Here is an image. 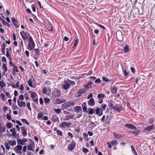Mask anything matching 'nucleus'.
I'll list each match as a JSON object with an SVG mask.
<instances>
[{
  "mask_svg": "<svg viewBox=\"0 0 155 155\" xmlns=\"http://www.w3.org/2000/svg\"><path fill=\"white\" fill-rule=\"evenodd\" d=\"M29 42L28 45V48L29 50H32L35 46L34 42L31 37L29 38Z\"/></svg>",
  "mask_w": 155,
  "mask_h": 155,
  "instance_id": "1",
  "label": "nucleus"
},
{
  "mask_svg": "<svg viewBox=\"0 0 155 155\" xmlns=\"http://www.w3.org/2000/svg\"><path fill=\"white\" fill-rule=\"evenodd\" d=\"M29 94L31 95V97L33 99V101L34 102L38 103V96L36 93L34 91H30L29 92Z\"/></svg>",
  "mask_w": 155,
  "mask_h": 155,
  "instance_id": "2",
  "label": "nucleus"
},
{
  "mask_svg": "<svg viewBox=\"0 0 155 155\" xmlns=\"http://www.w3.org/2000/svg\"><path fill=\"white\" fill-rule=\"evenodd\" d=\"M116 36L118 40L122 41L123 40L124 35L122 34L121 31L120 30H118L116 32Z\"/></svg>",
  "mask_w": 155,
  "mask_h": 155,
  "instance_id": "3",
  "label": "nucleus"
},
{
  "mask_svg": "<svg viewBox=\"0 0 155 155\" xmlns=\"http://www.w3.org/2000/svg\"><path fill=\"white\" fill-rule=\"evenodd\" d=\"M75 104V102L72 101H69L65 102L62 104V107L64 108H67L71 106H74Z\"/></svg>",
  "mask_w": 155,
  "mask_h": 155,
  "instance_id": "4",
  "label": "nucleus"
},
{
  "mask_svg": "<svg viewBox=\"0 0 155 155\" xmlns=\"http://www.w3.org/2000/svg\"><path fill=\"white\" fill-rule=\"evenodd\" d=\"M52 94L53 96L56 97H59L61 96V91L55 89L54 90Z\"/></svg>",
  "mask_w": 155,
  "mask_h": 155,
  "instance_id": "5",
  "label": "nucleus"
},
{
  "mask_svg": "<svg viewBox=\"0 0 155 155\" xmlns=\"http://www.w3.org/2000/svg\"><path fill=\"white\" fill-rule=\"evenodd\" d=\"M20 34L22 39L24 40L28 38L29 36V34L28 32H25L24 31L21 32Z\"/></svg>",
  "mask_w": 155,
  "mask_h": 155,
  "instance_id": "6",
  "label": "nucleus"
},
{
  "mask_svg": "<svg viewBox=\"0 0 155 155\" xmlns=\"http://www.w3.org/2000/svg\"><path fill=\"white\" fill-rule=\"evenodd\" d=\"M112 109L115 110H116L118 112H120L121 111L123 110V107L121 105H117L114 106V107H113Z\"/></svg>",
  "mask_w": 155,
  "mask_h": 155,
  "instance_id": "7",
  "label": "nucleus"
},
{
  "mask_svg": "<svg viewBox=\"0 0 155 155\" xmlns=\"http://www.w3.org/2000/svg\"><path fill=\"white\" fill-rule=\"evenodd\" d=\"M155 127L154 124H152L150 126H148L146 127L144 129V131H150L152 130L155 129Z\"/></svg>",
  "mask_w": 155,
  "mask_h": 155,
  "instance_id": "8",
  "label": "nucleus"
},
{
  "mask_svg": "<svg viewBox=\"0 0 155 155\" xmlns=\"http://www.w3.org/2000/svg\"><path fill=\"white\" fill-rule=\"evenodd\" d=\"M71 124L70 122H64L60 124V126L61 127H68Z\"/></svg>",
  "mask_w": 155,
  "mask_h": 155,
  "instance_id": "9",
  "label": "nucleus"
},
{
  "mask_svg": "<svg viewBox=\"0 0 155 155\" xmlns=\"http://www.w3.org/2000/svg\"><path fill=\"white\" fill-rule=\"evenodd\" d=\"M74 117V115L71 113L69 114L65 115V116H64V120H68L70 119H72Z\"/></svg>",
  "mask_w": 155,
  "mask_h": 155,
  "instance_id": "10",
  "label": "nucleus"
},
{
  "mask_svg": "<svg viewBox=\"0 0 155 155\" xmlns=\"http://www.w3.org/2000/svg\"><path fill=\"white\" fill-rule=\"evenodd\" d=\"M75 147V144L74 142H72L71 144L68 146V149L71 151L73 150Z\"/></svg>",
  "mask_w": 155,
  "mask_h": 155,
  "instance_id": "11",
  "label": "nucleus"
},
{
  "mask_svg": "<svg viewBox=\"0 0 155 155\" xmlns=\"http://www.w3.org/2000/svg\"><path fill=\"white\" fill-rule=\"evenodd\" d=\"M17 104L20 107H25V102L20 101L19 99L17 100Z\"/></svg>",
  "mask_w": 155,
  "mask_h": 155,
  "instance_id": "12",
  "label": "nucleus"
},
{
  "mask_svg": "<svg viewBox=\"0 0 155 155\" xmlns=\"http://www.w3.org/2000/svg\"><path fill=\"white\" fill-rule=\"evenodd\" d=\"M125 127H128L131 129L134 130H136L137 129V128L135 126L131 124H126L125 125Z\"/></svg>",
  "mask_w": 155,
  "mask_h": 155,
  "instance_id": "13",
  "label": "nucleus"
},
{
  "mask_svg": "<svg viewBox=\"0 0 155 155\" xmlns=\"http://www.w3.org/2000/svg\"><path fill=\"white\" fill-rule=\"evenodd\" d=\"M66 100L64 99H57L55 100L54 102L55 104H58L63 103Z\"/></svg>",
  "mask_w": 155,
  "mask_h": 155,
  "instance_id": "14",
  "label": "nucleus"
},
{
  "mask_svg": "<svg viewBox=\"0 0 155 155\" xmlns=\"http://www.w3.org/2000/svg\"><path fill=\"white\" fill-rule=\"evenodd\" d=\"M34 145V142L31 141L28 146V149L29 150H32L33 146Z\"/></svg>",
  "mask_w": 155,
  "mask_h": 155,
  "instance_id": "15",
  "label": "nucleus"
},
{
  "mask_svg": "<svg viewBox=\"0 0 155 155\" xmlns=\"http://www.w3.org/2000/svg\"><path fill=\"white\" fill-rule=\"evenodd\" d=\"M12 20L15 27L18 28L19 27V24L16 19L14 18H12Z\"/></svg>",
  "mask_w": 155,
  "mask_h": 155,
  "instance_id": "16",
  "label": "nucleus"
},
{
  "mask_svg": "<svg viewBox=\"0 0 155 155\" xmlns=\"http://www.w3.org/2000/svg\"><path fill=\"white\" fill-rule=\"evenodd\" d=\"M15 148V150L16 151V152L18 153H19L20 151L21 150L22 147L21 145H17L16 146Z\"/></svg>",
  "mask_w": 155,
  "mask_h": 155,
  "instance_id": "17",
  "label": "nucleus"
},
{
  "mask_svg": "<svg viewBox=\"0 0 155 155\" xmlns=\"http://www.w3.org/2000/svg\"><path fill=\"white\" fill-rule=\"evenodd\" d=\"M74 110L77 113H80L82 111V109L80 106H75L74 108Z\"/></svg>",
  "mask_w": 155,
  "mask_h": 155,
  "instance_id": "18",
  "label": "nucleus"
},
{
  "mask_svg": "<svg viewBox=\"0 0 155 155\" xmlns=\"http://www.w3.org/2000/svg\"><path fill=\"white\" fill-rule=\"evenodd\" d=\"M10 131L12 133V136L14 137H16L17 133L15 131V128L10 129Z\"/></svg>",
  "mask_w": 155,
  "mask_h": 155,
  "instance_id": "19",
  "label": "nucleus"
},
{
  "mask_svg": "<svg viewBox=\"0 0 155 155\" xmlns=\"http://www.w3.org/2000/svg\"><path fill=\"white\" fill-rule=\"evenodd\" d=\"M70 85L68 82H65L64 84L63 85L62 87L65 90H67L69 87Z\"/></svg>",
  "mask_w": 155,
  "mask_h": 155,
  "instance_id": "20",
  "label": "nucleus"
},
{
  "mask_svg": "<svg viewBox=\"0 0 155 155\" xmlns=\"http://www.w3.org/2000/svg\"><path fill=\"white\" fill-rule=\"evenodd\" d=\"M101 112H100V109L97 107V108L96 109L95 112L99 116H101L102 115V111L103 110L102 109H101Z\"/></svg>",
  "mask_w": 155,
  "mask_h": 155,
  "instance_id": "21",
  "label": "nucleus"
},
{
  "mask_svg": "<svg viewBox=\"0 0 155 155\" xmlns=\"http://www.w3.org/2000/svg\"><path fill=\"white\" fill-rule=\"evenodd\" d=\"M21 128L23 136H26L27 135L26 128L22 127Z\"/></svg>",
  "mask_w": 155,
  "mask_h": 155,
  "instance_id": "22",
  "label": "nucleus"
},
{
  "mask_svg": "<svg viewBox=\"0 0 155 155\" xmlns=\"http://www.w3.org/2000/svg\"><path fill=\"white\" fill-rule=\"evenodd\" d=\"M88 104L90 106H92L94 105L95 103L94 99L93 98H91L90 99L88 102Z\"/></svg>",
  "mask_w": 155,
  "mask_h": 155,
  "instance_id": "23",
  "label": "nucleus"
},
{
  "mask_svg": "<svg viewBox=\"0 0 155 155\" xmlns=\"http://www.w3.org/2000/svg\"><path fill=\"white\" fill-rule=\"evenodd\" d=\"M86 91V90L84 89H81L79 90L78 92V93L79 94L78 95V97H79L82 95V94L84 93Z\"/></svg>",
  "mask_w": 155,
  "mask_h": 155,
  "instance_id": "24",
  "label": "nucleus"
},
{
  "mask_svg": "<svg viewBox=\"0 0 155 155\" xmlns=\"http://www.w3.org/2000/svg\"><path fill=\"white\" fill-rule=\"evenodd\" d=\"M7 143L9 145L12 146H15L16 144V142L15 140L8 141Z\"/></svg>",
  "mask_w": 155,
  "mask_h": 155,
  "instance_id": "25",
  "label": "nucleus"
},
{
  "mask_svg": "<svg viewBox=\"0 0 155 155\" xmlns=\"http://www.w3.org/2000/svg\"><path fill=\"white\" fill-rule=\"evenodd\" d=\"M11 49V48H7L6 50V55L7 57L9 58V59L11 60V58L10 57V54H9V51H10Z\"/></svg>",
  "mask_w": 155,
  "mask_h": 155,
  "instance_id": "26",
  "label": "nucleus"
},
{
  "mask_svg": "<svg viewBox=\"0 0 155 155\" xmlns=\"http://www.w3.org/2000/svg\"><path fill=\"white\" fill-rule=\"evenodd\" d=\"M117 91V88L115 87H113L111 89V92L112 94H115Z\"/></svg>",
  "mask_w": 155,
  "mask_h": 155,
  "instance_id": "27",
  "label": "nucleus"
},
{
  "mask_svg": "<svg viewBox=\"0 0 155 155\" xmlns=\"http://www.w3.org/2000/svg\"><path fill=\"white\" fill-rule=\"evenodd\" d=\"M34 50L35 52V56L38 57H39L40 54V51L38 49H35Z\"/></svg>",
  "mask_w": 155,
  "mask_h": 155,
  "instance_id": "28",
  "label": "nucleus"
},
{
  "mask_svg": "<svg viewBox=\"0 0 155 155\" xmlns=\"http://www.w3.org/2000/svg\"><path fill=\"white\" fill-rule=\"evenodd\" d=\"M5 44L3 43L2 45V50L3 54H5Z\"/></svg>",
  "mask_w": 155,
  "mask_h": 155,
  "instance_id": "29",
  "label": "nucleus"
},
{
  "mask_svg": "<svg viewBox=\"0 0 155 155\" xmlns=\"http://www.w3.org/2000/svg\"><path fill=\"white\" fill-rule=\"evenodd\" d=\"M98 98L101 99V98H104L105 97V96L104 94L101 93L98 94L97 95Z\"/></svg>",
  "mask_w": 155,
  "mask_h": 155,
  "instance_id": "30",
  "label": "nucleus"
},
{
  "mask_svg": "<svg viewBox=\"0 0 155 155\" xmlns=\"http://www.w3.org/2000/svg\"><path fill=\"white\" fill-rule=\"evenodd\" d=\"M114 137L115 138L119 139L120 137H122L123 136L121 135H118L114 133Z\"/></svg>",
  "mask_w": 155,
  "mask_h": 155,
  "instance_id": "31",
  "label": "nucleus"
},
{
  "mask_svg": "<svg viewBox=\"0 0 155 155\" xmlns=\"http://www.w3.org/2000/svg\"><path fill=\"white\" fill-rule=\"evenodd\" d=\"M5 85H6V84L3 81H0V86L1 88L3 87Z\"/></svg>",
  "mask_w": 155,
  "mask_h": 155,
  "instance_id": "32",
  "label": "nucleus"
},
{
  "mask_svg": "<svg viewBox=\"0 0 155 155\" xmlns=\"http://www.w3.org/2000/svg\"><path fill=\"white\" fill-rule=\"evenodd\" d=\"M58 119V117L56 116H53L52 117V119L54 122L57 121Z\"/></svg>",
  "mask_w": 155,
  "mask_h": 155,
  "instance_id": "33",
  "label": "nucleus"
},
{
  "mask_svg": "<svg viewBox=\"0 0 155 155\" xmlns=\"http://www.w3.org/2000/svg\"><path fill=\"white\" fill-rule=\"evenodd\" d=\"M6 126L8 128H10L12 127V124L10 122H8L6 124Z\"/></svg>",
  "mask_w": 155,
  "mask_h": 155,
  "instance_id": "34",
  "label": "nucleus"
},
{
  "mask_svg": "<svg viewBox=\"0 0 155 155\" xmlns=\"http://www.w3.org/2000/svg\"><path fill=\"white\" fill-rule=\"evenodd\" d=\"M131 133L134 134V135H137L139 134V131H130Z\"/></svg>",
  "mask_w": 155,
  "mask_h": 155,
  "instance_id": "35",
  "label": "nucleus"
},
{
  "mask_svg": "<svg viewBox=\"0 0 155 155\" xmlns=\"http://www.w3.org/2000/svg\"><path fill=\"white\" fill-rule=\"evenodd\" d=\"M0 20L2 22L4 25H5L6 24H8V23L4 20L0 16Z\"/></svg>",
  "mask_w": 155,
  "mask_h": 155,
  "instance_id": "36",
  "label": "nucleus"
},
{
  "mask_svg": "<svg viewBox=\"0 0 155 155\" xmlns=\"http://www.w3.org/2000/svg\"><path fill=\"white\" fill-rule=\"evenodd\" d=\"M86 104V103L85 102H84V103L82 104V106H83L84 105V106L83 107V110L84 111V112H85L87 111V107H86V106H85V105Z\"/></svg>",
  "mask_w": 155,
  "mask_h": 155,
  "instance_id": "37",
  "label": "nucleus"
},
{
  "mask_svg": "<svg viewBox=\"0 0 155 155\" xmlns=\"http://www.w3.org/2000/svg\"><path fill=\"white\" fill-rule=\"evenodd\" d=\"M124 51L125 53L127 52L129 50V47L127 45H125L124 48Z\"/></svg>",
  "mask_w": 155,
  "mask_h": 155,
  "instance_id": "38",
  "label": "nucleus"
},
{
  "mask_svg": "<svg viewBox=\"0 0 155 155\" xmlns=\"http://www.w3.org/2000/svg\"><path fill=\"white\" fill-rule=\"evenodd\" d=\"M2 69L4 71H7V68L5 64H3Z\"/></svg>",
  "mask_w": 155,
  "mask_h": 155,
  "instance_id": "39",
  "label": "nucleus"
},
{
  "mask_svg": "<svg viewBox=\"0 0 155 155\" xmlns=\"http://www.w3.org/2000/svg\"><path fill=\"white\" fill-rule=\"evenodd\" d=\"M21 120L24 123L26 124L27 125H29V123L25 119H21Z\"/></svg>",
  "mask_w": 155,
  "mask_h": 155,
  "instance_id": "40",
  "label": "nucleus"
},
{
  "mask_svg": "<svg viewBox=\"0 0 155 155\" xmlns=\"http://www.w3.org/2000/svg\"><path fill=\"white\" fill-rule=\"evenodd\" d=\"M78 38L76 39L75 41L74 44V45L73 46L74 48L75 46H76L78 43Z\"/></svg>",
  "mask_w": 155,
  "mask_h": 155,
  "instance_id": "41",
  "label": "nucleus"
},
{
  "mask_svg": "<svg viewBox=\"0 0 155 155\" xmlns=\"http://www.w3.org/2000/svg\"><path fill=\"white\" fill-rule=\"evenodd\" d=\"M111 143L113 146L114 145H117L118 144L116 140L112 141H111Z\"/></svg>",
  "mask_w": 155,
  "mask_h": 155,
  "instance_id": "42",
  "label": "nucleus"
},
{
  "mask_svg": "<svg viewBox=\"0 0 155 155\" xmlns=\"http://www.w3.org/2000/svg\"><path fill=\"white\" fill-rule=\"evenodd\" d=\"M43 117V115L42 113H39L38 114L37 117L38 118H42Z\"/></svg>",
  "mask_w": 155,
  "mask_h": 155,
  "instance_id": "43",
  "label": "nucleus"
},
{
  "mask_svg": "<svg viewBox=\"0 0 155 155\" xmlns=\"http://www.w3.org/2000/svg\"><path fill=\"white\" fill-rule=\"evenodd\" d=\"M3 126L1 124H0V134L3 133Z\"/></svg>",
  "mask_w": 155,
  "mask_h": 155,
  "instance_id": "44",
  "label": "nucleus"
},
{
  "mask_svg": "<svg viewBox=\"0 0 155 155\" xmlns=\"http://www.w3.org/2000/svg\"><path fill=\"white\" fill-rule=\"evenodd\" d=\"M22 140H21V139H19L17 140V142L18 144H21V145H23V143L22 141Z\"/></svg>",
  "mask_w": 155,
  "mask_h": 155,
  "instance_id": "45",
  "label": "nucleus"
},
{
  "mask_svg": "<svg viewBox=\"0 0 155 155\" xmlns=\"http://www.w3.org/2000/svg\"><path fill=\"white\" fill-rule=\"evenodd\" d=\"M68 83H69V85L70 84H72V85H74V84H75V83L74 81H70L69 80L68 81Z\"/></svg>",
  "mask_w": 155,
  "mask_h": 155,
  "instance_id": "46",
  "label": "nucleus"
},
{
  "mask_svg": "<svg viewBox=\"0 0 155 155\" xmlns=\"http://www.w3.org/2000/svg\"><path fill=\"white\" fill-rule=\"evenodd\" d=\"M94 110L92 108L90 109L89 111V113L90 114H92L94 113Z\"/></svg>",
  "mask_w": 155,
  "mask_h": 155,
  "instance_id": "47",
  "label": "nucleus"
},
{
  "mask_svg": "<svg viewBox=\"0 0 155 155\" xmlns=\"http://www.w3.org/2000/svg\"><path fill=\"white\" fill-rule=\"evenodd\" d=\"M27 108H28V109L29 110H31V108L30 107V103L29 102L27 101Z\"/></svg>",
  "mask_w": 155,
  "mask_h": 155,
  "instance_id": "48",
  "label": "nucleus"
},
{
  "mask_svg": "<svg viewBox=\"0 0 155 155\" xmlns=\"http://www.w3.org/2000/svg\"><path fill=\"white\" fill-rule=\"evenodd\" d=\"M101 106L102 108L103 109L102 110H104L105 109L107 105L105 104H104L101 105Z\"/></svg>",
  "mask_w": 155,
  "mask_h": 155,
  "instance_id": "49",
  "label": "nucleus"
},
{
  "mask_svg": "<svg viewBox=\"0 0 155 155\" xmlns=\"http://www.w3.org/2000/svg\"><path fill=\"white\" fill-rule=\"evenodd\" d=\"M5 145L6 147V149L8 150H9L10 148V147L9 146V145L7 143H5Z\"/></svg>",
  "mask_w": 155,
  "mask_h": 155,
  "instance_id": "50",
  "label": "nucleus"
},
{
  "mask_svg": "<svg viewBox=\"0 0 155 155\" xmlns=\"http://www.w3.org/2000/svg\"><path fill=\"white\" fill-rule=\"evenodd\" d=\"M27 83H28V85L30 86L31 87H33L32 86V81L31 80H29L27 82Z\"/></svg>",
  "mask_w": 155,
  "mask_h": 155,
  "instance_id": "51",
  "label": "nucleus"
},
{
  "mask_svg": "<svg viewBox=\"0 0 155 155\" xmlns=\"http://www.w3.org/2000/svg\"><path fill=\"white\" fill-rule=\"evenodd\" d=\"M63 114L65 115H67L71 114L70 112H68L66 110H64L63 111Z\"/></svg>",
  "mask_w": 155,
  "mask_h": 155,
  "instance_id": "52",
  "label": "nucleus"
},
{
  "mask_svg": "<svg viewBox=\"0 0 155 155\" xmlns=\"http://www.w3.org/2000/svg\"><path fill=\"white\" fill-rule=\"evenodd\" d=\"M103 81H105L106 82H107L108 81H110L109 80V79L105 77H103Z\"/></svg>",
  "mask_w": 155,
  "mask_h": 155,
  "instance_id": "53",
  "label": "nucleus"
},
{
  "mask_svg": "<svg viewBox=\"0 0 155 155\" xmlns=\"http://www.w3.org/2000/svg\"><path fill=\"white\" fill-rule=\"evenodd\" d=\"M0 97H1V98L2 99V100L3 101H5V95L3 94H1L0 95Z\"/></svg>",
  "mask_w": 155,
  "mask_h": 155,
  "instance_id": "54",
  "label": "nucleus"
},
{
  "mask_svg": "<svg viewBox=\"0 0 155 155\" xmlns=\"http://www.w3.org/2000/svg\"><path fill=\"white\" fill-rule=\"evenodd\" d=\"M57 113H60L61 112V110L59 109H55L54 110Z\"/></svg>",
  "mask_w": 155,
  "mask_h": 155,
  "instance_id": "55",
  "label": "nucleus"
},
{
  "mask_svg": "<svg viewBox=\"0 0 155 155\" xmlns=\"http://www.w3.org/2000/svg\"><path fill=\"white\" fill-rule=\"evenodd\" d=\"M57 133L58 135H60V136H62V133L61 132V131L60 130H58L57 131Z\"/></svg>",
  "mask_w": 155,
  "mask_h": 155,
  "instance_id": "56",
  "label": "nucleus"
},
{
  "mask_svg": "<svg viewBox=\"0 0 155 155\" xmlns=\"http://www.w3.org/2000/svg\"><path fill=\"white\" fill-rule=\"evenodd\" d=\"M131 147L132 151L133 152V153H136V152L135 150L134 147L133 146H131Z\"/></svg>",
  "mask_w": 155,
  "mask_h": 155,
  "instance_id": "57",
  "label": "nucleus"
},
{
  "mask_svg": "<svg viewBox=\"0 0 155 155\" xmlns=\"http://www.w3.org/2000/svg\"><path fill=\"white\" fill-rule=\"evenodd\" d=\"M19 100H23L24 99V96L22 94L21 95H20L19 96Z\"/></svg>",
  "mask_w": 155,
  "mask_h": 155,
  "instance_id": "58",
  "label": "nucleus"
},
{
  "mask_svg": "<svg viewBox=\"0 0 155 155\" xmlns=\"http://www.w3.org/2000/svg\"><path fill=\"white\" fill-rule=\"evenodd\" d=\"M5 95L6 96L8 97V98H11L12 97L10 95V93L8 92H6L5 93Z\"/></svg>",
  "mask_w": 155,
  "mask_h": 155,
  "instance_id": "59",
  "label": "nucleus"
},
{
  "mask_svg": "<svg viewBox=\"0 0 155 155\" xmlns=\"http://www.w3.org/2000/svg\"><path fill=\"white\" fill-rule=\"evenodd\" d=\"M8 107L6 106H4L3 107V111L5 113L6 112V110L8 109Z\"/></svg>",
  "mask_w": 155,
  "mask_h": 155,
  "instance_id": "60",
  "label": "nucleus"
},
{
  "mask_svg": "<svg viewBox=\"0 0 155 155\" xmlns=\"http://www.w3.org/2000/svg\"><path fill=\"white\" fill-rule=\"evenodd\" d=\"M6 117L7 119L9 120H11L12 119L11 116L8 114H7L6 115Z\"/></svg>",
  "mask_w": 155,
  "mask_h": 155,
  "instance_id": "61",
  "label": "nucleus"
},
{
  "mask_svg": "<svg viewBox=\"0 0 155 155\" xmlns=\"http://www.w3.org/2000/svg\"><path fill=\"white\" fill-rule=\"evenodd\" d=\"M83 151L84 153H86L88 151V149L84 148L83 149Z\"/></svg>",
  "mask_w": 155,
  "mask_h": 155,
  "instance_id": "62",
  "label": "nucleus"
},
{
  "mask_svg": "<svg viewBox=\"0 0 155 155\" xmlns=\"http://www.w3.org/2000/svg\"><path fill=\"white\" fill-rule=\"evenodd\" d=\"M25 54L26 55L27 57H28L29 56V52L27 50L25 51Z\"/></svg>",
  "mask_w": 155,
  "mask_h": 155,
  "instance_id": "63",
  "label": "nucleus"
},
{
  "mask_svg": "<svg viewBox=\"0 0 155 155\" xmlns=\"http://www.w3.org/2000/svg\"><path fill=\"white\" fill-rule=\"evenodd\" d=\"M154 121V120L153 119H150L149 120L148 122L150 124H152Z\"/></svg>",
  "mask_w": 155,
  "mask_h": 155,
  "instance_id": "64",
  "label": "nucleus"
}]
</instances>
